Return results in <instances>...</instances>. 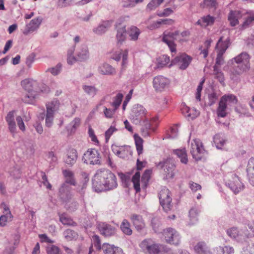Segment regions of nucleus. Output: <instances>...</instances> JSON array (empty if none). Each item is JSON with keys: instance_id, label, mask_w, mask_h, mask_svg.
Here are the masks:
<instances>
[{"instance_id": "obj_57", "label": "nucleus", "mask_w": 254, "mask_h": 254, "mask_svg": "<svg viewBox=\"0 0 254 254\" xmlns=\"http://www.w3.org/2000/svg\"><path fill=\"white\" fill-rule=\"evenodd\" d=\"M118 176L120 178L123 183L124 184L125 187H128L130 183L129 177L122 172L119 173Z\"/></svg>"}, {"instance_id": "obj_15", "label": "nucleus", "mask_w": 254, "mask_h": 254, "mask_svg": "<svg viewBox=\"0 0 254 254\" xmlns=\"http://www.w3.org/2000/svg\"><path fill=\"white\" fill-rule=\"evenodd\" d=\"M97 228L100 233L105 237H111L116 234V228L110 224L101 222L98 224Z\"/></svg>"}, {"instance_id": "obj_55", "label": "nucleus", "mask_w": 254, "mask_h": 254, "mask_svg": "<svg viewBox=\"0 0 254 254\" xmlns=\"http://www.w3.org/2000/svg\"><path fill=\"white\" fill-rule=\"evenodd\" d=\"M46 251L47 254H62L60 248L55 245H52L48 247Z\"/></svg>"}, {"instance_id": "obj_62", "label": "nucleus", "mask_w": 254, "mask_h": 254, "mask_svg": "<svg viewBox=\"0 0 254 254\" xmlns=\"http://www.w3.org/2000/svg\"><path fill=\"white\" fill-rule=\"evenodd\" d=\"M217 57L216 59V63L215 65H221L223 64L224 63V59H223V55L224 53L220 52L219 51H217Z\"/></svg>"}, {"instance_id": "obj_63", "label": "nucleus", "mask_w": 254, "mask_h": 254, "mask_svg": "<svg viewBox=\"0 0 254 254\" xmlns=\"http://www.w3.org/2000/svg\"><path fill=\"white\" fill-rule=\"evenodd\" d=\"M62 64L60 63H59L55 67L49 68L48 70L53 75H57L60 72Z\"/></svg>"}, {"instance_id": "obj_14", "label": "nucleus", "mask_w": 254, "mask_h": 254, "mask_svg": "<svg viewBox=\"0 0 254 254\" xmlns=\"http://www.w3.org/2000/svg\"><path fill=\"white\" fill-rule=\"evenodd\" d=\"M170 84V80L162 75L155 76L153 80V86L157 92H162Z\"/></svg>"}, {"instance_id": "obj_46", "label": "nucleus", "mask_w": 254, "mask_h": 254, "mask_svg": "<svg viewBox=\"0 0 254 254\" xmlns=\"http://www.w3.org/2000/svg\"><path fill=\"white\" fill-rule=\"evenodd\" d=\"M64 235L67 241H72L73 239H76L78 236L76 232L70 229L65 230L64 232Z\"/></svg>"}, {"instance_id": "obj_64", "label": "nucleus", "mask_w": 254, "mask_h": 254, "mask_svg": "<svg viewBox=\"0 0 254 254\" xmlns=\"http://www.w3.org/2000/svg\"><path fill=\"white\" fill-rule=\"evenodd\" d=\"M247 172H254V156L251 157L248 161Z\"/></svg>"}, {"instance_id": "obj_17", "label": "nucleus", "mask_w": 254, "mask_h": 254, "mask_svg": "<svg viewBox=\"0 0 254 254\" xmlns=\"http://www.w3.org/2000/svg\"><path fill=\"white\" fill-rule=\"evenodd\" d=\"M42 20L43 18L40 16L31 20L25 26V29L23 31V34L25 35H27L29 33L36 30L42 23Z\"/></svg>"}, {"instance_id": "obj_37", "label": "nucleus", "mask_w": 254, "mask_h": 254, "mask_svg": "<svg viewBox=\"0 0 254 254\" xmlns=\"http://www.w3.org/2000/svg\"><path fill=\"white\" fill-rule=\"evenodd\" d=\"M214 74L215 78L217 79L220 84L223 86H225V78L224 73L221 71L216 65L213 66Z\"/></svg>"}, {"instance_id": "obj_56", "label": "nucleus", "mask_w": 254, "mask_h": 254, "mask_svg": "<svg viewBox=\"0 0 254 254\" xmlns=\"http://www.w3.org/2000/svg\"><path fill=\"white\" fill-rule=\"evenodd\" d=\"M235 111L236 113L239 114L240 115H246L248 116L249 112L246 106L245 105H241L239 106L236 107L235 108Z\"/></svg>"}, {"instance_id": "obj_29", "label": "nucleus", "mask_w": 254, "mask_h": 254, "mask_svg": "<svg viewBox=\"0 0 254 254\" xmlns=\"http://www.w3.org/2000/svg\"><path fill=\"white\" fill-rule=\"evenodd\" d=\"M99 71L104 75H114L116 73V69L109 64L105 63L99 67Z\"/></svg>"}, {"instance_id": "obj_49", "label": "nucleus", "mask_w": 254, "mask_h": 254, "mask_svg": "<svg viewBox=\"0 0 254 254\" xmlns=\"http://www.w3.org/2000/svg\"><path fill=\"white\" fill-rule=\"evenodd\" d=\"M218 3L216 0H203L201 3L200 6L202 8L209 7L216 8Z\"/></svg>"}, {"instance_id": "obj_45", "label": "nucleus", "mask_w": 254, "mask_h": 254, "mask_svg": "<svg viewBox=\"0 0 254 254\" xmlns=\"http://www.w3.org/2000/svg\"><path fill=\"white\" fill-rule=\"evenodd\" d=\"M47 156L50 167L54 168L58 164V157L53 151L49 152Z\"/></svg>"}, {"instance_id": "obj_31", "label": "nucleus", "mask_w": 254, "mask_h": 254, "mask_svg": "<svg viewBox=\"0 0 254 254\" xmlns=\"http://www.w3.org/2000/svg\"><path fill=\"white\" fill-rule=\"evenodd\" d=\"M227 234L231 238L236 240L237 241L240 242L242 239L243 240V236L239 234V232L236 227L231 228L227 230Z\"/></svg>"}, {"instance_id": "obj_25", "label": "nucleus", "mask_w": 254, "mask_h": 254, "mask_svg": "<svg viewBox=\"0 0 254 254\" xmlns=\"http://www.w3.org/2000/svg\"><path fill=\"white\" fill-rule=\"evenodd\" d=\"M223 36L219 38L217 43L216 48L218 49L217 51L225 53L230 45V39L229 37H227L225 40L223 41Z\"/></svg>"}, {"instance_id": "obj_2", "label": "nucleus", "mask_w": 254, "mask_h": 254, "mask_svg": "<svg viewBox=\"0 0 254 254\" xmlns=\"http://www.w3.org/2000/svg\"><path fill=\"white\" fill-rule=\"evenodd\" d=\"M250 56L246 52H243L228 62L231 74L240 75L250 67Z\"/></svg>"}, {"instance_id": "obj_3", "label": "nucleus", "mask_w": 254, "mask_h": 254, "mask_svg": "<svg viewBox=\"0 0 254 254\" xmlns=\"http://www.w3.org/2000/svg\"><path fill=\"white\" fill-rule=\"evenodd\" d=\"M91 240L94 247L98 250L102 249L104 254H124L121 248L115 247L113 245L104 243L101 247L100 237L97 235H93Z\"/></svg>"}, {"instance_id": "obj_1", "label": "nucleus", "mask_w": 254, "mask_h": 254, "mask_svg": "<svg viewBox=\"0 0 254 254\" xmlns=\"http://www.w3.org/2000/svg\"><path fill=\"white\" fill-rule=\"evenodd\" d=\"M117 186L115 175L108 169L97 170L92 179V187L97 192L112 190Z\"/></svg>"}, {"instance_id": "obj_50", "label": "nucleus", "mask_w": 254, "mask_h": 254, "mask_svg": "<svg viewBox=\"0 0 254 254\" xmlns=\"http://www.w3.org/2000/svg\"><path fill=\"white\" fill-rule=\"evenodd\" d=\"M164 0H151L147 5V9L150 11L154 10L157 7L160 5Z\"/></svg>"}, {"instance_id": "obj_32", "label": "nucleus", "mask_w": 254, "mask_h": 254, "mask_svg": "<svg viewBox=\"0 0 254 254\" xmlns=\"http://www.w3.org/2000/svg\"><path fill=\"white\" fill-rule=\"evenodd\" d=\"M173 153L176 154L182 163L187 164L188 162V156L185 148L177 149L173 150Z\"/></svg>"}, {"instance_id": "obj_18", "label": "nucleus", "mask_w": 254, "mask_h": 254, "mask_svg": "<svg viewBox=\"0 0 254 254\" xmlns=\"http://www.w3.org/2000/svg\"><path fill=\"white\" fill-rule=\"evenodd\" d=\"M78 158V153L76 149L71 148L69 149L64 158V162L66 166L72 167L76 162Z\"/></svg>"}, {"instance_id": "obj_12", "label": "nucleus", "mask_w": 254, "mask_h": 254, "mask_svg": "<svg viewBox=\"0 0 254 254\" xmlns=\"http://www.w3.org/2000/svg\"><path fill=\"white\" fill-rule=\"evenodd\" d=\"M194 145L192 144V147L190 150V153L193 159L196 161L200 160L204 153L205 150L203 148L202 143L199 139H194Z\"/></svg>"}, {"instance_id": "obj_47", "label": "nucleus", "mask_w": 254, "mask_h": 254, "mask_svg": "<svg viewBox=\"0 0 254 254\" xmlns=\"http://www.w3.org/2000/svg\"><path fill=\"white\" fill-rule=\"evenodd\" d=\"M213 141L217 149H221L225 144V140L221 137L220 134H216L213 137Z\"/></svg>"}, {"instance_id": "obj_11", "label": "nucleus", "mask_w": 254, "mask_h": 254, "mask_svg": "<svg viewBox=\"0 0 254 254\" xmlns=\"http://www.w3.org/2000/svg\"><path fill=\"white\" fill-rule=\"evenodd\" d=\"M145 109L141 105L133 107L131 114L132 122L135 125L139 124L146 118Z\"/></svg>"}, {"instance_id": "obj_48", "label": "nucleus", "mask_w": 254, "mask_h": 254, "mask_svg": "<svg viewBox=\"0 0 254 254\" xmlns=\"http://www.w3.org/2000/svg\"><path fill=\"white\" fill-rule=\"evenodd\" d=\"M60 220L64 225L76 226V223L69 217L66 216L65 214L60 215Z\"/></svg>"}, {"instance_id": "obj_30", "label": "nucleus", "mask_w": 254, "mask_h": 254, "mask_svg": "<svg viewBox=\"0 0 254 254\" xmlns=\"http://www.w3.org/2000/svg\"><path fill=\"white\" fill-rule=\"evenodd\" d=\"M60 103L57 99H54L51 102L46 104V112L49 111L52 114H55V112L59 110Z\"/></svg>"}, {"instance_id": "obj_23", "label": "nucleus", "mask_w": 254, "mask_h": 254, "mask_svg": "<svg viewBox=\"0 0 254 254\" xmlns=\"http://www.w3.org/2000/svg\"><path fill=\"white\" fill-rule=\"evenodd\" d=\"M89 57L88 48L86 46H82L80 49L77 52L75 57L76 61L83 62L87 60Z\"/></svg>"}, {"instance_id": "obj_21", "label": "nucleus", "mask_w": 254, "mask_h": 254, "mask_svg": "<svg viewBox=\"0 0 254 254\" xmlns=\"http://www.w3.org/2000/svg\"><path fill=\"white\" fill-rule=\"evenodd\" d=\"M117 29L116 38L118 43L122 44L126 40L127 34L126 25H122L121 22H117L116 24Z\"/></svg>"}, {"instance_id": "obj_52", "label": "nucleus", "mask_w": 254, "mask_h": 254, "mask_svg": "<svg viewBox=\"0 0 254 254\" xmlns=\"http://www.w3.org/2000/svg\"><path fill=\"white\" fill-rule=\"evenodd\" d=\"M54 114L50 113L49 111L46 112L45 125L48 127H50L53 124Z\"/></svg>"}, {"instance_id": "obj_24", "label": "nucleus", "mask_w": 254, "mask_h": 254, "mask_svg": "<svg viewBox=\"0 0 254 254\" xmlns=\"http://www.w3.org/2000/svg\"><path fill=\"white\" fill-rule=\"evenodd\" d=\"M113 22V20L104 21L102 24L93 29L94 32L98 35L104 34L111 26Z\"/></svg>"}, {"instance_id": "obj_61", "label": "nucleus", "mask_w": 254, "mask_h": 254, "mask_svg": "<svg viewBox=\"0 0 254 254\" xmlns=\"http://www.w3.org/2000/svg\"><path fill=\"white\" fill-rule=\"evenodd\" d=\"M218 99L217 94L215 92L211 93L208 95V103L209 106H212L215 104Z\"/></svg>"}, {"instance_id": "obj_22", "label": "nucleus", "mask_w": 254, "mask_h": 254, "mask_svg": "<svg viewBox=\"0 0 254 254\" xmlns=\"http://www.w3.org/2000/svg\"><path fill=\"white\" fill-rule=\"evenodd\" d=\"M241 17V13L239 10H231L228 15V20L231 26L234 27L239 24V19Z\"/></svg>"}, {"instance_id": "obj_9", "label": "nucleus", "mask_w": 254, "mask_h": 254, "mask_svg": "<svg viewBox=\"0 0 254 254\" xmlns=\"http://www.w3.org/2000/svg\"><path fill=\"white\" fill-rule=\"evenodd\" d=\"M157 166L161 169L164 168L167 178H173L174 177L175 173L174 171L176 166L174 160L172 158H168L164 161L159 162Z\"/></svg>"}, {"instance_id": "obj_44", "label": "nucleus", "mask_w": 254, "mask_h": 254, "mask_svg": "<svg viewBox=\"0 0 254 254\" xmlns=\"http://www.w3.org/2000/svg\"><path fill=\"white\" fill-rule=\"evenodd\" d=\"M227 104V103L236 104L238 102V99L233 94H228L223 95L220 99Z\"/></svg>"}, {"instance_id": "obj_42", "label": "nucleus", "mask_w": 254, "mask_h": 254, "mask_svg": "<svg viewBox=\"0 0 254 254\" xmlns=\"http://www.w3.org/2000/svg\"><path fill=\"white\" fill-rule=\"evenodd\" d=\"M82 89L88 96L94 97L97 93L98 90L94 86L83 85Z\"/></svg>"}, {"instance_id": "obj_27", "label": "nucleus", "mask_w": 254, "mask_h": 254, "mask_svg": "<svg viewBox=\"0 0 254 254\" xmlns=\"http://www.w3.org/2000/svg\"><path fill=\"white\" fill-rule=\"evenodd\" d=\"M197 254H212L210 249L203 242H198L194 248Z\"/></svg>"}, {"instance_id": "obj_54", "label": "nucleus", "mask_w": 254, "mask_h": 254, "mask_svg": "<svg viewBox=\"0 0 254 254\" xmlns=\"http://www.w3.org/2000/svg\"><path fill=\"white\" fill-rule=\"evenodd\" d=\"M170 62V58L167 55H163L159 58L158 66L159 67H162L167 65Z\"/></svg>"}, {"instance_id": "obj_53", "label": "nucleus", "mask_w": 254, "mask_h": 254, "mask_svg": "<svg viewBox=\"0 0 254 254\" xmlns=\"http://www.w3.org/2000/svg\"><path fill=\"white\" fill-rule=\"evenodd\" d=\"M201 19L202 22L205 24V26H207L212 25L214 24L215 20V17L209 14L202 17Z\"/></svg>"}, {"instance_id": "obj_6", "label": "nucleus", "mask_w": 254, "mask_h": 254, "mask_svg": "<svg viewBox=\"0 0 254 254\" xmlns=\"http://www.w3.org/2000/svg\"><path fill=\"white\" fill-rule=\"evenodd\" d=\"M179 34L180 32L178 30L174 32L165 31L163 34L162 40L168 45L172 53L176 51V45L174 41L177 40L176 36Z\"/></svg>"}, {"instance_id": "obj_39", "label": "nucleus", "mask_w": 254, "mask_h": 254, "mask_svg": "<svg viewBox=\"0 0 254 254\" xmlns=\"http://www.w3.org/2000/svg\"><path fill=\"white\" fill-rule=\"evenodd\" d=\"M152 173V170L150 169H147L145 170L144 173H143L141 182L142 183V187L143 189H146L148 182L150 179V176Z\"/></svg>"}, {"instance_id": "obj_4", "label": "nucleus", "mask_w": 254, "mask_h": 254, "mask_svg": "<svg viewBox=\"0 0 254 254\" xmlns=\"http://www.w3.org/2000/svg\"><path fill=\"white\" fill-rule=\"evenodd\" d=\"M170 194L171 192L166 187L163 188L158 193L160 204L166 212L170 211L172 207V199Z\"/></svg>"}, {"instance_id": "obj_33", "label": "nucleus", "mask_w": 254, "mask_h": 254, "mask_svg": "<svg viewBox=\"0 0 254 254\" xmlns=\"http://www.w3.org/2000/svg\"><path fill=\"white\" fill-rule=\"evenodd\" d=\"M248 16L246 18L245 21L242 24V28L246 29L248 28L253 22H254V11L250 10L247 11L246 13Z\"/></svg>"}, {"instance_id": "obj_59", "label": "nucleus", "mask_w": 254, "mask_h": 254, "mask_svg": "<svg viewBox=\"0 0 254 254\" xmlns=\"http://www.w3.org/2000/svg\"><path fill=\"white\" fill-rule=\"evenodd\" d=\"M151 226L155 233L159 231V228L160 226V222L157 218H153L151 220Z\"/></svg>"}, {"instance_id": "obj_58", "label": "nucleus", "mask_w": 254, "mask_h": 254, "mask_svg": "<svg viewBox=\"0 0 254 254\" xmlns=\"http://www.w3.org/2000/svg\"><path fill=\"white\" fill-rule=\"evenodd\" d=\"M74 50H75V47L74 46V47L71 48L70 49H69L67 52V62L70 65H71L73 64V62L70 61V59H72V60H73L74 62H76L75 57L72 56Z\"/></svg>"}, {"instance_id": "obj_35", "label": "nucleus", "mask_w": 254, "mask_h": 254, "mask_svg": "<svg viewBox=\"0 0 254 254\" xmlns=\"http://www.w3.org/2000/svg\"><path fill=\"white\" fill-rule=\"evenodd\" d=\"M140 172L139 171H137L135 173L134 175L132 176L131 179V181L133 184V188L136 191V193H138L140 191Z\"/></svg>"}, {"instance_id": "obj_13", "label": "nucleus", "mask_w": 254, "mask_h": 254, "mask_svg": "<svg viewBox=\"0 0 254 254\" xmlns=\"http://www.w3.org/2000/svg\"><path fill=\"white\" fill-rule=\"evenodd\" d=\"M192 58L186 54H183L180 56L176 57L172 60L169 67L175 65L178 63H180L179 68L182 70L186 69L190 64L192 61Z\"/></svg>"}, {"instance_id": "obj_20", "label": "nucleus", "mask_w": 254, "mask_h": 254, "mask_svg": "<svg viewBox=\"0 0 254 254\" xmlns=\"http://www.w3.org/2000/svg\"><path fill=\"white\" fill-rule=\"evenodd\" d=\"M21 86L27 92H37L39 83L36 80L25 79L21 82Z\"/></svg>"}, {"instance_id": "obj_5", "label": "nucleus", "mask_w": 254, "mask_h": 254, "mask_svg": "<svg viewBox=\"0 0 254 254\" xmlns=\"http://www.w3.org/2000/svg\"><path fill=\"white\" fill-rule=\"evenodd\" d=\"M100 158L101 157L98 151L94 148H90L84 153L82 160L83 163L87 164H100Z\"/></svg>"}, {"instance_id": "obj_8", "label": "nucleus", "mask_w": 254, "mask_h": 254, "mask_svg": "<svg viewBox=\"0 0 254 254\" xmlns=\"http://www.w3.org/2000/svg\"><path fill=\"white\" fill-rule=\"evenodd\" d=\"M158 117L156 116L152 118L150 120L145 118L142 121L143 124L141 130L144 136H148L150 131L154 132L155 131L156 128L158 126Z\"/></svg>"}, {"instance_id": "obj_19", "label": "nucleus", "mask_w": 254, "mask_h": 254, "mask_svg": "<svg viewBox=\"0 0 254 254\" xmlns=\"http://www.w3.org/2000/svg\"><path fill=\"white\" fill-rule=\"evenodd\" d=\"M130 219L137 231L140 233L142 232L145 228V223L142 216L133 214L130 216Z\"/></svg>"}, {"instance_id": "obj_16", "label": "nucleus", "mask_w": 254, "mask_h": 254, "mask_svg": "<svg viewBox=\"0 0 254 254\" xmlns=\"http://www.w3.org/2000/svg\"><path fill=\"white\" fill-rule=\"evenodd\" d=\"M71 189V187L66 183L62 184L59 188V196L64 202H68L72 198Z\"/></svg>"}, {"instance_id": "obj_38", "label": "nucleus", "mask_w": 254, "mask_h": 254, "mask_svg": "<svg viewBox=\"0 0 254 254\" xmlns=\"http://www.w3.org/2000/svg\"><path fill=\"white\" fill-rule=\"evenodd\" d=\"M137 152L138 155L142 153L143 140L137 134L133 135Z\"/></svg>"}, {"instance_id": "obj_10", "label": "nucleus", "mask_w": 254, "mask_h": 254, "mask_svg": "<svg viewBox=\"0 0 254 254\" xmlns=\"http://www.w3.org/2000/svg\"><path fill=\"white\" fill-rule=\"evenodd\" d=\"M225 185L235 194L238 193L242 190L245 186L241 182L240 178L236 174L231 175V179L225 182Z\"/></svg>"}, {"instance_id": "obj_34", "label": "nucleus", "mask_w": 254, "mask_h": 254, "mask_svg": "<svg viewBox=\"0 0 254 254\" xmlns=\"http://www.w3.org/2000/svg\"><path fill=\"white\" fill-rule=\"evenodd\" d=\"M227 104L220 99L219 102L218 107L217 109V115L218 117L224 118L227 116L226 109Z\"/></svg>"}, {"instance_id": "obj_7", "label": "nucleus", "mask_w": 254, "mask_h": 254, "mask_svg": "<svg viewBox=\"0 0 254 254\" xmlns=\"http://www.w3.org/2000/svg\"><path fill=\"white\" fill-rule=\"evenodd\" d=\"M163 234L167 243L178 245L181 241V237L179 233L174 229L168 228L163 230Z\"/></svg>"}, {"instance_id": "obj_41", "label": "nucleus", "mask_w": 254, "mask_h": 254, "mask_svg": "<svg viewBox=\"0 0 254 254\" xmlns=\"http://www.w3.org/2000/svg\"><path fill=\"white\" fill-rule=\"evenodd\" d=\"M199 212L195 208H192L189 211L190 225H194L198 221V215Z\"/></svg>"}, {"instance_id": "obj_26", "label": "nucleus", "mask_w": 254, "mask_h": 254, "mask_svg": "<svg viewBox=\"0 0 254 254\" xmlns=\"http://www.w3.org/2000/svg\"><path fill=\"white\" fill-rule=\"evenodd\" d=\"M122 52V51L116 52L114 53L112 56V59L118 62L121 60V58H122V65L124 66L127 63L128 51L126 50L123 53Z\"/></svg>"}, {"instance_id": "obj_36", "label": "nucleus", "mask_w": 254, "mask_h": 254, "mask_svg": "<svg viewBox=\"0 0 254 254\" xmlns=\"http://www.w3.org/2000/svg\"><path fill=\"white\" fill-rule=\"evenodd\" d=\"M127 32L131 40L136 41L138 38L140 31L137 27L131 26L128 29Z\"/></svg>"}, {"instance_id": "obj_60", "label": "nucleus", "mask_w": 254, "mask_h": 254, "mask_svg": "<svg viewBox=\"0 0 254 254\" xmlns=\"http://www.w3.org/2000/svg\"><path fill=\"white\" fill-rule=\"evenodd\" d=\"M65 203L67 209L70 211H75L78 207V203L76 201H72L69 204Z\"/></svg>"}, {"instance_id": "obj_43", "label": "nucleus", "mask_w": 254, "mask_h": 254, "mask_svg": "<svg viewBox=\"0 0 254 254\" xmlns=\"http://www.w3.org/2000/svg\"><path fill=\"white\" fill-rule=\"evenodd\" d=\"M118 146L115 144H113L111 146L112 150L113 152L116 154L117 156H119L120 158H124L125 157V149L127 150L130 148V147L127 145H124L120 146V147H124L125 149L122 151L118 149Z\"/></svg>"}, {"instance_id": "obj_28", "label": "nucleus", "mask_w": 254, "mask_h": 254, "mask_svg": "<svg viewBox=\"0 0 254 254\" xmlns=\"http://www.w3.org/2000/svg\"><path fill=\"white\" fill-rule=\"evenodd\" d=\"M37 95V92H27L22 96L21 100L25 104H34Z\"/></svg>"}, {"instance_id": "obj_40", "label": "nucleus", "mask_w": 254, "mask_h": 254, "mask_svg": "<svg viewBox=\"0 0 254 254\" xmlns=\"http://www.w3.org/2000/svg\"><path fill=\"white\" fill-rule=\"evenodd\" d=\"M121 229L124 234L130 236L132 234V231L130 228V225L127 219H124L121 223Z\"/></svg>"}, {"instance_id": "obj_51", "label": "nucleus", "mask_w": 254, "mask_h": 254, "mask_svg": "<svg viewBox=\"0 0 254 254\" xmlns=\"http://www.w3.org/2000/svg\"><path fill=\"white\" fill-rule=\"evenodd\" d=\"M123 98V95L122 93H118L115 97L114 102L112 105L114 107L115 110H117L120 107Z\"/></svg>"}]
</instances>
